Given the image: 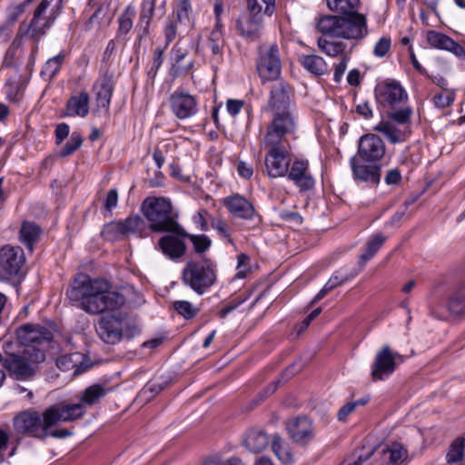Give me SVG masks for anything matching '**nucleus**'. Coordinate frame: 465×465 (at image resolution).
I'll use <instances>...</instances> for the list:
<instances>
[{
    "instance_id": "nucleus-1",
    "label": "nucleus",
    "mask_w": 465,
    "mask_h": 465,
    "mask_svg": "<svg viewBox=\"0 0 465 465\" xmlns=\"http://www.w3.org/2000/svg\"><path fill=\"white\" fill-rule=\"evenodd\" d=\"M15 335L23 350L8 353L3 366L12 379L32 381L38 372V364L45 360V351L53 348L54 334L46 327L26 323L16 329Z\"/></svg>"
},
{
    "instance_id": "nucleus-2",
    "label": "nucleus",
    "mask_w": 465,
    "mask_h": 465,
    "mask_svg": "<svg viewBox=\"0 0 465 465\" xmlns=\"http://www.w3.org/2000/svg\"><path fill=\"white\" fill-rule=\"evenodd\" d=\"M66 296L72 302L89 314H99L114 311L125 303L124 294L109 290L107 281L91 279L86 274H79L66 290Z\"/></svg>"
},
{
    "instance_id": "nucleus-3",
    "label": "nucleus",
    "mask_w": 465,
    "mask_h": 465,
    "mask_svg": "<svg viewBox=\"0 0 465 465\" xmlns=\"http://www.w3.org/2000/svg\"><path fill=\"white\" fill-rule=\"evenodd\" d=\"M84 413L85 407L83 403L52 405L43 413L29 409L14 417L13 426L18 434L44 440L46 439L45 429H52L60 421L76 420Z\"/></svg>"
},
{
    "instance_id": "nucleus-4",
    "label": "nucleus",
    "mask_w": 465,
    "mask_h": 465,
    "mask_svg": "<svg viewBox=\"0 0 465 465\" xmlns=\"http://www.w3.org/2000/svg\"><path fill=\"white\" fill-rule=\"evenodd\" d=\"M386 152L382 139L374 134L362 135L358 143L357 155L350 160L355 180L377 185L381 181L380 162Z\"/></svg>"
},
{
    "instance_id": "nucleus-5",
    "label": "nucleus",
    "mask_w": 465,
    "mask_h": 465,
    "mask_svg": "<svg viewBox=\"0 0 465 465\" xmlns=\"http://www.w3.org/2000/svg\"><path fill=\"white\" fill-rule=\"evenodd\" d=\"M293 99L294 89L287 81L280 79L271 86L265 110L272 113V120L266 130L295 132V117L291 111Z\"/></svg>"
},
{
    "instance_id": "nucleus-6",
    "label": "nucleus",
    "mask_w": 465,
    "mask_h": 465,
    "mask_svg": "<svg viewBox=\"0 0 465 465\" xmlns=\"http://www.w3.org/2000/svg\"><path fill=\"white\" fill-rule=\"evenodd\" d=\"M295 132L266 130L263 145L267 150L264 158V173L270 178L284 177L292 164L289 137Z\"/></svg>"
},
{
    "instance_id": "nucleus-7",
    "label": "nucleus",
    "mask_w": 465,
    "mask_h": 465,
    "mask_svg": "<svg viewBox=\"0 0 465 465\" xmlns=\"http://www.w3.org/2000/svg\"><path fill=\"white\" fill-rule=\"evenodd\" d=\"M141 209L150 223L149 228L152 232L185 233V229L178 223V214L169 200L163 197H147Z\"/></svg>"
},
{
    "instance_id": "nucleus-8",
    "label": "nucleus",
    "mask_w": 465,
    "mask_h": 465,
    "mask_svg": "<svg viewBox=\"0 0 465 465\" xmlns=\"http://www.w3.org/2000/svg\"><path fill=\"white\" fill-rule=\"evenodd\" d=\"M181 279L185 286L203 295L217 281L216 263L206 256L191 259L184 265Z\"/></svg>"
},
{
    "instance_id": "nucleus-9",
    "label": "nucleus",
    "mask_w": 465,
    "mask_h": 465,
    "mask_svg": "<svg viewBox=\"0 0 465 465\" xmlns=\"http://www.w3.org/2000/svg\"><path fill=\"white\" fill-rule=\"evenodd\" d=\"M191 12L190 0L177 1L172 15H169L165 22L163 29L165 46H169L177 35L187 33L193 27L194 21L190 17Z\"/></svg>"
},
{
    "instance_id": "nucleus-10",
    "label": "nucleus",
    "mask_w": 465,
    "mask_h": 465,
    "mask_svg": "<svg viewBox=\"0 0 465 465\" xmlns=\"http://www.w3.org/2000/svg\"><path fill=\"white\" fill-rule=\"evenodd\" d=\"M256 70L262 83L277 81L282 73L280 49L276 44L261 45L255 62Z\"/></svg>"
},
{
    "instance_id": "nucleus-11",
    "label": "nucleus",
    "mask_w": 465,
    "mask_h": 465,
    "mask_svg": "<svg viewBox=\"0 0 465 465\" xmlns=\"http://www.w3.org/2000/svg\"><path fill=\"white\" fill-rule=\"evenodd\" d=\"M404 357L397 351H392L389 345H384L377 351L371 365V379L374 381H383L391 376L397 365L402 362Z\"/></svg>"
},
{
    "instance_id": "nucleus-12",
    "label": "nucleus",
    "mask_w": 465,
    "mask_h": 465,
    "mask_svg": "<svg viewBox=\"0 0 465 465\" xmlns=\"http://www.w3.org/2000/svg\"><path fill=\"white\" fill-rule=\"evenodd\" d=\"M375 98L383 107L397 109L408 102V94L396 80H387L375 87Z\"/></svg>"
},
{
    "instance_id": "nucleus-13",
    "label": "nucleus",
    "mask_w": 465,
    "mask_h": 465,
    "mask_svg": "<svg viewBox=\"0 0 465 465\" xmlns=\"http://www.w3.org/2000/svg\"><path fill=\"white\" fill-rule=\"evenodd\" d=\"M25 262V257L21 247L3 246L0 249V277L11 280L19 276Z\"/></svg>"
},
{
    "instance_id": "nucleus-14",
    "label": "nucleus",
    "mask_w": 465,
    "mask_h": 465,
    "mask_svg": "<svg viewBox=\"0 0 465 465\" xmlns=\"http://www.w3.org/2000/svg\"><path fill=\"white\" fill-rule=\"evenodd\" d=\"M339 38L361 40L368 35L367 17L358 11L339 15Z\"/></svg>"
},
{
    "instance_id": "nucleus-15",
    "label": "nucleus",
    "mask_w": 465,
    "mask_h": 465,
    "mask_svg": "<svg viewBox=\"0 0 465 465\" xmlns=\"http://www.w3.org/2000/svg\"><path fill=\"white\" fill-rule=\"evenodd\" d=\"M169 103L171 111L180 120L190 118L198 112L196 98L181 88L170 95Z\"/></svg>"
},
{
    "instance_id": "nucleus-16",
    "label": "nucleus",
    "mask_w": 465,
    "mask_h": 465,
    "mask_svg": "<svg viewBox=\"0 0 465 465\" xmlns=\"http://www.w3.org/2000/svg\"><path fill=\"white\" fill-rule=\"evenodd\" d=\"M286 176L301 193L311 191L315 186V180L310 172L309 161L306 159L292 161Z\"/></svg>"
},
{
    "instance_id": "nucleus-17",
    "label": "nucleus",
    "mask_w": 465,
    "mask_h": 465,
    "mask_svg": "<svg viewBox=\"0 0 465 465\" xmlns=\"http://www.w3.org/2000/svg\"><path fill=\"white\" fill-rule=\"evenodd\" d=\"M96 332L100 339L107 344H116L123 338V320L114 314L99 319Z\"/></svg>"
},
{
    "instance_id": "nucleus-18",
    "label": "nucleus",
    "mask_w": 465,
    "mask_h": 465,
    "mask_svg": "<svg viewBox=\"0 0 465 465\" xmlns=\"http://www.w3.org/2000/svg\"><path fill=\"white\" fill-rule=\"evenodd\" d=\"M287 430L291 439L301 445H306L314 437L312 422L306 416H299L292 420Z\"/></svg>"
},
{
    "instance_id": "nucleus-19",
    "label": "nucleus",
    "mask_w": 465,
    "mask_h": 465,
    "mask_svg": "<svg viewBox=\"0 0 465 465\" xmlns=\"http://www.w3.org/2000/svg\"><path fill=\"white\" fill-rule=\"evenodd\" d=\"M223 204L234 217L250 220L257 216L258 221H261L260 216L256 214L252 203L238 193L224 198Z\"/></svg>"
},
{
    "instance_id": "nucleus-20",
    "label": "nucleus",
    "mask_w": 465,
    "mask_h": 465,
    "mask_svg": "<svg viewBox=\"0 0 465 465\" xmlns=\"http://www.w3.org/2000/svg\"><path fill=\"white\" fill-rule=\"evenodd\" d=\"M169 233L159 239V249L169 259L179 260L186 253L187 246L184 242L186 237L181 236L176 232Z\"/></svg>"
},
{
    "instance_id": "nucleus-21",
    "label": "nucleus",
    "mask_w": 465,
    "mask_h": 465,
    "mask_svg": "<svg viewBox=\"0 0 465 465\" xmlns=\"http://www.w3.org/2000/svg\"><path fill=\"white\" fill-rule=\"evenodd\" d=\"M54 19L49 16L46 19L34 17L30 21L28 25L24 24L20 25L17 35L13 42V45H20V41L24 36H29L35 42H39L40 38L45 35L46 29L50 27Z\"/></svg>"
},
{
    "instance_id": "nucleus-22",
    "label": "nucleus",
    "mask_w": 465,
    "mask_h": 465,
    "mask_svg": "<svg viewBox=\"0 0 465 465\" xmlns=\"http://www.w3.org/2000/svg\"><path fill=\"white\" fill-rule=\"evenodd\" d=\"M427 41L432 47L449 51L458 58L465 59L464 47L444 34L432 30L429 31L427 33Z\"/></svg>"
},
{
    "instance_id": "nucleus-23",
    "label": "nucleus",
    "mask_w": 465,
    "mask_h": 465,
    "mask_svg": "<svg viewBox=\"0 0 465 465\" xmlns=\"http://www.w3.org/2000/svg\"><path fill=\"white\" fill-rule=\"evenodd\" d=\"M95 91V99L97 106L109 111L111 99L114 90V83L112 76L104 75L100 78L94 85Z\"/></svg>"
},
{
    "instance_id": "nucleus-24",
    "label": "nucleus",
    "mask_w": 465,
    "mask_h": 465,
    "mask_svg": "<svg viewBox=\"0 0 465 465\" xmlns=\"http://www.w3.org/2000/svg\"><path fill=\"white\" fill-rule=\"evenodd\" d=\"M262 19L255 17H241L236 21L239 34L248 42H255L261 36Z\"/></svg>"
},
{
    "instance_id": "nucleus-25",
    "label": "nucleus",
    "mask_w": 465,
    "mask_h": 465,
    "mask_svg": "<svg viewBox=\"0 0 465 465\" xmlns=\"http://www.w3.org/2000/svg\"><path fill=\"white\" fill-rule=\"evenodd\" d=\"M90 96L86 91H82L77 95H73L66 103V112L63 116L85 117L89 114Z\"/></svg>"
},
{
    "instance_id": "nucleus-26",
    "label": "nucleus",
    "mask_w": 465,
    "mask_h": 465,
    "mask_svg": "<svg viewBox=\"0 0 465 465\" xmlns=\"http://www.w3.org/2000/svg\"><path fill=\"white\" fill-rule=\"evenodd\" d=\"M270 442L269 435L261 429H251L244 439V446L253 453H260L264 450Z\"/></svg>"
},
{
    "instance_id": "nucleus-27",
    "label": "nucleus",
    "mask_w": 465,
    "mask_h": 465,
    "mask_svg": "<svg viewBox=\"0 0 465 465\" xmlns=\"http://www.w3.org/2000/svg\"><path fill=\"white\" fill-rule=\"evenodd\" d=\"M408 456V450L402 445L395 443L381 450L380 460L388 465H406Z\"/></svg>"
},
{
    "instance_id": "nucleus-28",
    "label": "nucleus",
    "mask_w": 465,
    "mask_h": 465,
    "mask_svg": "<svg viewBox=\"0 0 465 465\" xmlns=\"http://www.w3.org/2000/svg\"><path fill=\"white\" fill-rule=\"evenodd\" d=\"M155 2L156 0H143L141 4L139 21L137 24V27H139L141 31V35H139L140 39L149 34L150 25L155 15Z\"/></svg>"
},
{
    "instance_id": "nucleus-29",
    "label": "nucleus",
    "mask_w": 465,
    "mask_h": 465,
    "mask_svg": "<svg viewBox=\"0 0 465 465\" xmlns=\"http://www.w3.org/2000/svg\"><path fill=\"white\" fill-rule=\"evenodd\" d=\"M300 64L315 76H322L328 72V64L324 59L316 54L302 55L299 58Z\"/></svg>"
},
{
    "instance_id": "nucleus-30",
    "label": "nucleus",
    "mask_w": 465,
    "mask_h": 465,
    "mask_svg": "<svg viewBox=\"0 0 465 465\" xmlns=\"http://www.w3.org/2000/svg\"><path fill=\"white\" fill-rule=\"evenodd\" d=\"M41 228L35 223L24 222L20 232V242L30 251L33 252L35 243L39 240Z\"/></svg>"
},
{
    "instance_id": "nucleus-31",
    "label": "nucleus",
    "mask_w": 465,
    "mask_h": 465,
    "mask_svg": "<svg viewBox=\"0 0 465 465\" xmlns=\"http://www.w3.org/2000/svg\"><path fill=\"white\" fill-rule=\"evenodd\" d=\"M339 15H326L318 19L316 28L322 35L339 38Z\"/></svg>"
},
{
    "instance_id": "nucleus-32",
    "label": "nucleus",
    "mask_w": 465,
    "mask_h": 465,
    "mask_svg": "<svg viewBox=\"0 0 465 465\" xmlns=\"http://www.w3.org/2000/svg\"><path fill=\"white\" fill-rule=\"evenodd\" d=\"M447 308L453 315L465 314V286L457 288L448 298Z\"/></svg>"
},
{
    "instance_id": "nucleus-33",
    "label": "nucleus",
    "mask_w": 465,
    "mask_h": 465,
    "mask_svg": "<svg viewBox=\"0 0 465 465\" xmlns=\"http://www.w3.org/2000/svg\"><path fill=\"white\" fill-rule=\"evenodd\" d=\"M401 131L390 123H381L375 127V130L383 133L392 143L404 142L411 133L410 126Z\"/></svg>"
},
{
    "instance_id": "nucleus-34",
    "label": "nucleus",
    "mask_w": 465,
    "mask_h": 465,
    "mask_svg": "<svg viewBox=\"0 0 465 465\" xmlns=\"http://www.w3.org/2000/svg\"><path fill=\"white\" fill-rule=\"evenodd\" d=\"M327 6L330 11L340 14L341 15H348L358 11L360 0H326Z\"/></svg>"
},
{
    "instance_id": "nucleus-35",
    "label": "nucleus",
    "mask_w": 465,
    "mask_h": 465,
    "mask_svg": "<svg viewBox=\"0 0 465 465\" xmlns=\"http://www.w3.org/2000/svg\"><path fill=\"white\" fill-rule=\"evenodd\" d=\"M124 238L130 234L139 233L142 235L146 228L145 221L139 215L129 216L124 220H121Z\"/></svg>"
},
{
    "instance_id": "nucleus-36",
    "label": "nucleus",
    "mask_w": 465,
    "mask_h": 465,
    "mask_svg": "<svg viewBox=\"0 0 465 465\" xmlns=\"http://www.w3.org/2000/svg\"><path fill=\"white\" fill-rule=\"evenodd\" d=\"M65 59L64 51H61L57 55L48 59L41 70V75L51 80L60 71Z\"/></svg>"
},
{
    "instance_id": "nucleus-37",
    "label": "nucleus",
    "mask_w": 465,
    "mask_h": 465,
    "mask_svg": "<svg viewBox=\"0 0 465 465\" xmlns=\"http://www.w3.org/2000/svg\"><path fill=\"white\" fill-rule=\"evenodd\" d=\"M171 381H154L147 383L139 392L138 399L144 401H149L153 399L157 394L168 387Z\"/></svg>"
},
{
    "instance_id": "nucleus-38",
    "label": "nucleus",
    "mask_w": 465,
    "mask_h": 465,
    "mask_svg": "<svg viewBox=\"0 0 465 465\" xmlns=\"http://www.w3.org/2000/svg\"><path fill=\"white\" fill-rule=\"evenodd\" d=\"M272 450L282 463L291 464L292 462V457L288 450L287 445L279 435L272 436Z\"/></svg>"
},
{
    "instance_id": "nucleus-39",
    "label": "nucleus",
    "mask_w": 465,
    "mask_h": 465,
    "mask_svg": "<svg viewBox=\"0 0 465 465\" xmlns=\"http://www.w3.org/2000/svg\"><path fill=\"white\" fill-rule=\"evenodd\" d=\"M181 236L189 239L193 245V251L197 254H203L208 251L212 245L211 239L205 234H191L185 231V233H178Z\"/></svg>"
},
{
    "instance_id": "nucleus-40",
    "label": "nucleus",
    "mask_w": 465,
    "mask_h": 465,
    "mask_svg": "<svg viewBox=\"0 0 465 465\" xmlns=\"http://www.w3.org/2000/svg\"><path fill=\"white\" fill-rule=\"evenodd\" d=\"M101 235L109 242L125 239L121 220L106 223L101 232Z\"/></svg>"
},
{
    "instance_id": "nucleus-41",
    "label": "nucleus",
    "mask_w": 465,
    "mask_h": 465,
    "mask_svg": "<svg viewBox=\"0 0 465 465\" xmlns=\"http://www.w3.org/2000/svg\"><path fill=\"white\" fill-rule=\"evenodd\" d=\"M386 237L382 234H376L366 243V251L360 256V262L365 263L371 260L385 242Z\"/></svg>"
},
{
    "instance_id": "nucleus-42",
    "label": "nucleus",
    "mask_w": 465,
    "mask_h": 465,
    "mask_svg": "<svg viewBox=\"0 0 465 465\" xmlns=\"http://www.w3.org/2000/svg\"><path fill=\"white\" fill-rule=\"evenodd\" d=\"M317 44L322 52L331 57L342 54L346 47L342 42H331L322 37L318 39Z\"/></svg>"
},
{
    "instance_id": "nucleus-43",
    "label": "nucleus",
    "mask_w": 465,
    "mask_h": 465,
    "mask_svg": "<svg viewBox=\"0 0 465 465\" xmlns=\"http://www.w3.org/2000/svg\"><path fill=\"white\" fill-rule=\"evenodd\" d=\"M465 449V439L464 438H457L452 441L450 446L449 451L446 456L447 462L449 464H453L458 461H460L463 458Z\"/></svg>"
},
{
    "instance_id": "nucleus-44",
    "label": "nucleus",
    "mask_w": 465,
    "mask_h": 465,
    "mask_svg": "<svg viewBox=\"0 0 465 465\" xmlns=\"http://www.w3.org/2000/svg\"><path fill=\"white\" fill-rule=\"evenodd\" d=\"M412 109L409 105L402 104L397 109H390L388 116L391 120L401 124H407L411 123Z\"/></svg>"
},
{
    "instance_id": "nucleus-45",
    "label": "nucleus",
    "mask_w": 465,
    "mask_h": 465,
    "mask_svg": "<svg viewBox=\"0 0 465 465\" xmlns=\"http://www.w3.org/2000/svg\"><path fill=\"white\" fill-rule=\"evenodd\" d=\"M83 137L80 133L73 132L70 139L66 142L64 147L60 150L59 155L63 158L73 154L78 150L83 143Z\"/></svg>"
},
{
    "instance_id": "nucleus-46",
    "label": "nucleus",
    "mask_w": 465,
    "mask_h": 465,
    "mask_svg": "<svg viewBox=\"0 0 465 465\" xmlns=\"http://www.w3.org/2000/svg\"><path fill=\"white\" fill-rule=\"evenodd\" d=\"M105 394H106L105 389L100 384H95V385L90 386L84 390L81 400L84 403L93 405L100 398L104 397Z\"/></svg>"
},
{
    "instance_id": "nucleus-47",
    "label": "nucleus",
    "mask_w": 465,
    "mask_h": 465,
    "mask_svg": "<svg viewBox=\"0 0 465 465\" xmlns=\"http://www.w3.org/2000/svg\"><path fill=\"white\" fill-rule=\"evenodd\" d=\"M208 46L213 54H222L223 52V38L221 30H213L208 38Z\"/></svg>"
},
{
    "instance_id": "nucleus-48",
    "label": "nucleus",
    "mask_w": 465,
    "mask_h": 465,
    "mask_svg": "<svg viewBox=\"0 0 465 465\" xmlns=\"http://www.w3.org/2000/svg\"><path fill=\"white\" fill-rule=\"evenodd\" d=\"M173 308L178 314L186 320H191L196 316L198 310L193 307V304L187 301H176L173 302Z\"/></svg>"
},
{
    "instance_id": "nucleus-49",
    "label": "nucleus",
    "mask_w": 465,
    "mask_h": 465,
    "mask_svg": "<svg viewBox=\"0 0 465 465\" xmlns=\"http://www.w3.org/2000/svg\"><path fill=\"white\" fill-rule=\"evenodd\" d=\"M168 48V46H157L153 53V65L148 71V75L154 79L156 76L158 70L162 66L163 63V55L165 50Z\"/></svg>"
},
{
    "instance_id": "nucleus-50",
    "label": "nucleus",
    "mask_w": 465,
    "mask_h": 465,
    "mask_svg": "<svg viewBox=\"0 0 465 465\" xmlns=\"http://www.w3.org/2000/svg\"><path fill=\"white\" fill-rule=\"evenodd\" d=\"M374 454V450H371L364 453H353L351 457H349L339 465H369L368 460Z\"/></svg>"
},
{
    "instance_id": "nucleus-51",
    "label": "nucleus",
    "mask_w": 465,
    "mask_h": 465,
    "mask_svg": "<svg viewBox=\"0 0 465 465\" xmlns=\"http://www.w3.org/2000/svg\"><path fill=\"white\" fill-rule=\"evenodd\" d=\"M56 365L62 371L69 370L70 369V365H72V367H76L74 371V375H79V374L83 373L84 371H85L90 367V365H86V366L84 367L82 364L81 365H77V366L73 364V361L71 360V356H68V355H65V356H63V357L59 358L57 360V361H56Z\"/></svg>"
},
{
    "instance_id": "nucleus-52",
    "label": "nucleus",
    "mask_w": 465,
    "mask_h": 465,
    "mask_svg": "<svg viewBox=\"0 0 465 465\" xmlns=\"http://www.w3.org/2000/svg\"><path fill=\"white\" fill-rule=\"evenodd\" d=\"M391 41L390 37H381L375 45L373 54L377 57H383L391 49Z\"/></svg>"
},
{
    "instance_id": "nucleus-53",
    "label": "nucleus",
    "mask_w": 465,
    "mask_h": 465,
    "mask_svg": "<svg viewBox=\"0 0 465 465\" xmlns=\"http://www.w3.org/2000/svg\"><path fill=\"white\" fill-rule=\"evenodd\" d=\"M193 65V63L190 62L186 65H183L181 62H171V66L169 68V75L173 79H176L181 76L183 74L189 72Z\"/></svg>"
},
{
    "instance_id": "nucleus-54",
    "label": "nucleus",
    "mask_w": 465,
    "mask_h": 465,
    "mask_svg": "<svg viewBox=\"0 0 465 465\" xmlns=\"http://www.w3.org/2000/svg\"><path fill=\"white\" fill-rule=\"evenodd\" d=\"M188 50L180 45V42H177L170 52V62H181L185 59L188 55Z\"/></svg>"
},
{
    "instance_id": "nucleus-55",
    "label": "nucleus",
    "mask_w": 465,
    "mask_h": 465,
    "mask_svg": "<svg viewBox=\"0 0 465 465\" xmlns=\"http://www.w3.org/2000/svg\"><path fill=\"white\" fill-rule=\"evenodd\" d=\"M454 101L453 94H437L433 97V103L436 107L443 109L450 106Z\"/></svg>"
},
{
    "instance_id": "nucleus-56",
    "label": "nucleus",
    "mask_w": 465,
    "mask_h": 465,
    "mask_svg": "<svg viewBox=\"0 0 465 465\" xmlns=\"http://www.w3.org/2000/svg\"><path fill=\"white\" fill-rule=\"evenodd\" d=\"M211 226L216 230L220 235L227 238L229 242H232V240L227 230V225L223 220L213 218L211 221Z\"/></svg>"
},
{
    "instance_id": "nucleus-57",
    "label": "nucleus",
    "mask_w": 465,
    "mask_h": 465,
    "mask_svg": "<svg viewBox=\"0 0 465 465\" xmlns=\"http://www.w3.org/2000/svg\"><path fill=\"white\" fill-rule=\"evenodd\" d=\"M118 23H119V29H118V33H117L118 35H127L133 27L132 19L124 14H123L119 16Z\"/></svg>"
},
{
    "instance_id": "nucleus-58",
    "label": "nucleus",
    "mask_w": 465,
    "mask_h": 465,
    "mask_svg": "<svg viewBox=\"0 0 465 465\" xmlns=\"http://www.w3.org/2000/svg\"><path fill=\"white\" fill-rule=\"evenodd\" d=\"M118 203V192L116 189H111L107 193V195L104 202V208L111 212L113 208L116 207Z\"/></svg>"
},
{
    "instance_id": "nucleus-59",
    "label": "nucleus",
    "mask_w": 465,
    "mask_h": 465,
    "mask_svg": "<svg viewBox=\"0 0 465 465\" xmlns=\"http://www.w3.org/2000/svg\"><path fill=\"white\" fill-rule=\"evenodd\" d=\"M384 181L388 185H398L401 181V173L398 168L387 172Z\"/></svg>"
},
{
    "instance_id": "nucleus-60",
    "label": "nucleus",
    "mask_w": 465,
    "mask_h": 465,
    "mask_svg": "<svg viewBox=\"0 0 465 465\" xmlns=\"http://www.w3.org/2000/svg\"><path fill=\"white\" fill-rule=\"evenodd\" d=\"M34 0H25L23 3L17 5L14 7V9L10 12L8 15V21L10 23H15L17 21L18 17L25 13V8L27 5L32 3Z\"/></svg>"
},
{
    "instance_id": "nucleus-61",
    "label": "nucleus",
    "mask_w": 465,
    "mask_h": 465,
    "mask_svg": "<svg viewBox=\"0 0 465 465\" xmlns=\"http://www.w3.org/2000/svg\"><path fill=\"white\" fill-rule=\"evenodd\" d=\"M348 61V56L344 54L340 63L336 64L333 74V80L335 83H339L341 81L344 72L346 71Z\"/></svg>"
},
{
    "instance_id": "nucleus-62",
    "label": "nucleus",
    "mask_w": 465,
    "mask_h": 465,
    "mask_svg": "<svg viewBox=\"0 0 465 465\" xmlns=\"http://www.w3.org/2000/svg\"><path fill=\"white\" fill-rule=\"evenodd\" d=\"M279 383H281L280 380L272 381L266 388H264L262 391H260L257 395V402L262 401L265 398L274 393L278 388Z\"/></svg>"
},
{
    "instance_id": "nucleus-63",
    "label": "nucleus",
    "mask_w": 465,
    "mask_h": 465,
    "mask_svg": "<svg viewBox=\"0 0 465 465\" xmlns=\"http://www.w3.org/2000/svg\"><path fill=\"white\" fill-rule=\"evenodd\" d=\"M69 125L65 123L57 124L55 128V142L60 144L69 134Z\"/></svg>"
},
{
    "instance_id": "nucleus-64",
    "label": "nucleus",
    "mask_w": 465,
    "mask_h": 465,
    "mask_svg": "<svg viewBox=\"0 0 465 465\" xmlns=\"http://www.w3.org/2000/svg\"><path fill=\"white\" fill-rule=\"evenodd\" d=\"M355 112L365 119H370L373 116L371 104L367 101L357 104L355 107Z\"/></svg>"
}]
</instances>
